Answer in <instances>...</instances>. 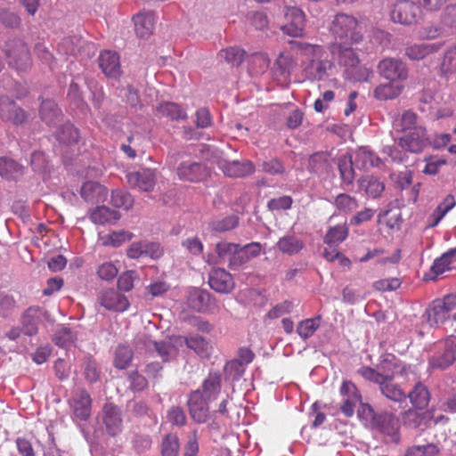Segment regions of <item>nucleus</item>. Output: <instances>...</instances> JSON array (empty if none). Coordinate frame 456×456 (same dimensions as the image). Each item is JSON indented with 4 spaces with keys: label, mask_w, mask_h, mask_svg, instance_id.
Returning a JSON list of instances; mask_svg holds the SVG:
<instances>
[{
    "label": "nucleus",
    "mask_w": 456,
    "mask_h": 456,
    "mask_svg": "<svg viewBox=\"0 0 456 456\" xmlns=\"http://www.w3.org/2000/svg\"><path fill=\"white\" fill-rule=\"evenodd\" d=\"M176 341L180 343L183 341L188 348L196 352V354L200 356H206L209 354V343L199 335H193L185 338L178 337Z\"/></svg>",
    "instance_id": "58836bf2"
},
{
    "label": "nucleus",
    "mask_w": 456,
    "mask_h": 456,
    "mask_svg": "<svg viewBox=\"0 0 456 456\" xmlns=\"http://www.w3.org/2000/svg\"><path fill=\"white\" fill-rule=\"evenodd\" d=\"M377 72L387 81L405 82L409 77V69L399 58H384L377 64Z\"/></svg>",
    "instance_id": "0eeeda50"
},
{
    "label": "nucleus",
    "mask_w": 456,
    "mask_h": 456,
    "mask_svg": "<svg viewBox=\"0 0 456 456\" xmlns=\"http://www.w3.org/2000/svg\"><path fill=\"white\" fill-rule=\"evenodd\" d=\"M247 53L242 48L230 47L220 51L219 57L224 59L226 63L231 64L232 67H238L240 65Z\"/></svg>",
    "instance_id": "de8ad7c7"
},
{
    "label": "nucleus",
    "mask_w": 456,
    "mask_h": 456,
    "mask_svg": "<svg viewBox=\"0 0 456 456\" xmlns=\"http://www.w3.org/2000/svg\"><path fill=\"white\" fill-rule=\"evenodd\" d=\"M28 115L14 100L6 95L0 96V119L5 123L20 126L27 122Z\"/></svg>",
    "instance_id": "6e6552de"
},
{
    "label": "nucleus",
    "mask_w": 456,
    "mask_h": 456,
    "mask_svg": "<svg viewBox=\"0 0 456 456\" xmlns=\"http://www.w3.org/2000/svg\"><path fill=\"white\" fill-rule=\"evenodd\" d=\"M285 15L289 22L281 27L283 33L294 37H302L305 25L304 11L297 7H287Z\"/></svg>",
    "instance_id": "2eb2a0df"
},
{
    "label": "nucleus",
    "mask_w": 456,
    "mask_h": 456,
    "mask_svg": "<svg viewBox=\"0 0 456 456\" xmlns=\"http://www.w3.org/2000/svg\"><path fill=\"white\" fill-rule=\"evenodd\" d=\"M347 44H332L330 52L337 60L339 67L343 68L346 78L353 82H366L372 77L370 69L361 65L358 53Z\"/></svg>",
    "instance_id": "f03ea898"
},
{
    "label": "nucleus",
    "mask_w": 456,
    "mask_h": 456,
    "mask_svg": "<svg viewBox=\"0 0 456 456\" xmlns=\"http://www.w3.org/2000/svg\"><path fill=\"white\" fill-rule=\"evenodd\" d=\"M335 206L338 212L349 214L358 208V200L346 193H340L335 199Z\"/></svg>",
    "instance_id": "603ef678"
},
{
    "label": "nucleus",
    "mask_w": 456,
    "mask_h": 456,
    "mask_svg": "<svg viewBox=\"0 0 456 456\" xmlns=\"http://www.w3.org/2000/svg\"><path fill=\"white\" fill-rule=\"evenodd\" d=\"M276 248L282 254L294 255L303 249L304 242L295 235H286L278 240Z\"/></svg>",
    "instance_id": "c9c22d12"
},
{
    "label": "nucleus",
    "mask_w": 456,
    "mask_h": 456,
    "mask_svg": "<svg viewBox=\"0 0 456 456\" xmlns=\"http://www.w3.org/2000/svg\"><path fill=\"white\" fill-rule=\"evenodd\" d=\"M110 202L114 208L128 210L133 207L134 200L130 193L122 190H115L111 192Z\"/></svg>",
    "instance_id": "3c124183"
},
{
    "label": "nucleus",
    "mask_w": 456,
    "mask_h": 456,
    "mask_svg": "<svg viewBox=\"0 0 456 456\" xmlns=\"http://www.w3.org/2000/svg\"><path fill=\"white\" fill-rule=\"evenodd\" d=\"M0 175L5 179H16L22 175V167L15 160L0 158Z\"/></svg>",
    "instance_id": "37998d69"
},
{
    "label": "nucleus",
    "mask_w": 456,
    "mask_h": 456,
    "mask_svg": "<svg viewBox=\"0 0 456 456\" xmlns=\"http://www.w3.org/2000/svg\"><path fill=\"white\" fill-rule=\"evenodd\" d=\"M55 138L61 143L71 144L77 142L78 131L69 123L56 126Z\"/></svg>",
    "instance_id": "a18cd8bd"
},
{
    "label": "nucleus",
    "mask_w": 456,
    "mask_h": 456,
    "mask_svg": "<svg viewBox=\"0 0 456 456\" xmlns=\"http://www.w3.org/2000/svg\"><path fill=\"white\" fill-rule=\"evenodd\" d=\"M439 449L436 444L414 445L405 452L404 456H436Z\"/></svg>",
    "instance_id": "13d9d810"
},
{
    "label": "nucleus",
    "mask_w": 456,
    "mask_h": 456,
    "mask_svg": "<svg viewBox=\"0 0 456 456\" xmlns=\"http://www.w3.org/2000/svg\"><path fill=\"white\" fill-rule=\"evenodd\" d=\"M179 451L178 437L175 434H167L161 441V456H177Z\"/></svg>",
    "instance_id": "4d7b16f0"
},
{
    "label": "nucleus",
    "mask_w": 456,
    "mask_h": 456,
    "mask_svg": "<svg viewBox=\"0 0 456 456\" xmlns=\"http://www.w3.org/2000/svg\"><path fill=\"white\" fill-rule=\"evenodd\" d=\"M254 360V353L248 347H241L238 351V360H232L226 363V370L235 369L238 366L247 365Z\"/></svg>",
    "instance_id": "680f3d73"
},
{
    "label": "nucleus",
    "mask_w": 456,
    "mask_h": 456,
    "mask_svg": "<svg viewBox=\"0 0 456 456\" xmlns=\"http://www.w3.org/2000/svg\"><path fill=\"white\" fill-rule=\"evenodd\" d=\"M426 314L431 327L444 325L451 319L456 320V292L433 300Z\"/></svg>",
    "instance_id": "20e7f679"
},
{
    "label": "nucleus",
    "mask_w": 456,
    "mask_h": 456,
    "mask_svg": "<svg viewBox=\"0 0 456 456\" xmlns=\"http://www.w3.org/2000/svg\"><path fill=\"white\" fill-rule=\"evenodd\" d=\"M176 172L178 179L191 183H201L210 176V171L205 164L191 160L183 161L178 165Z\"/></svg>",
    "instance_id": "1a4fd4ad"
},
{
    "label": "nucleus",
    "mask_w": 456,
    "mask_h": 456,
    "mask_svg": "<svg viewBox=\"0 0 456 456\" xmlns=\"http://www.w3.org/2000/svg\"><path fill=\"white\" fill-rule=\"evenodd\" d=\"M440 349L432 355L429 365L433 370H444L452 365L456 354L453 349V338L449 337L443 343L439 344Z\"/></svg>",
    "instance_id": "f8f14e48"
},
{
    "label": "nucleus",
    "mask_w": 456,
    "mask_h": 456,
    "mask_svg": "<svg viewBox=\"0 0 456 456\" xmlns=\"http://www.w3.org/2000/svg\"><path fill=\"white\" fill-rule=\"evenodd\" d=\"M77 338V333L76 330L68 325H61L56 329L53 341L57 346L69 348L76 343Z\"/></svg>",
    "instance_id": "7c9ffc66"
},
{
    "label": "nucleus",
    "mask_w": 456,
    "mask_h": 456,
    "mask_svg": "<svg viewBox=\"0 0 456 456\" xmlns=\"http://www.w3.org/2000/svg\"><path fill=\"white\" fill-rule=\"evenodd\" d=\"M217 167L224 175L231 178H244L255 173V165L252 160H226L216 161Z\"/></svg>",
    "instance_id": "9b49d317"
},
{
    "label": "nucleus",
    "mask_w": 456,
    "mask_h": 456,
    "mask_svg": "<svg viewBox=\"0 0 456 456\" xmlns=\"http://www.w3.org/2000/svg\"><path fill=\"white\" fill-rule=\"evenodd\" d=\"M156 116L167 118L171 120H180L187 118L186 111L180 105L170 102L159 104L156 107Z\"/></svg>",
    "instance_id": "2f4dec72"
},
{
    "label": "nucleus",
    "mask_w": 456,
    "mask_h": 456,
    "mask_svg": "<svg viewBox=\"0 0 456 456\" xmlns=\"http://www.w3.org/2000/svg\"><path fill=\"white\" fill-rule=\"evenodd\" d=\"M441 24L448 28L456 29V4L444 9L441 14Z\"/></svg>",
    "instance_id": "774afa93"
},
{
    "label": "nucleus",
    "mask_w": 456,
    "mask_h": 456,
    "mask_svg": "<svg viewBox=\"0 0 456 456\" xmlns=\"http://www.w3.org/2000/svg\"><path fill=\"white\" fill-rule=\"evenodd\" d=\"M348 236V226L346 223L330 228L324 237L327 245H338L346 240Z\"/></svg>",
    "instance_id": "a19ab883"
},
{
    "label": "nucleus",
    "mask_w": 456,
    "mask_h": 456,
    "mask_svg": "<svg viewBox=\"0 0 456 456\" xmlns=\"http://www.w3.org/2000/svg\"><path fill=\"white\" fill-rule=\"evenodd\" d=\"M338 168L340 171L343 183L352 184L354 175L352 155L344 154L339 156L338 159Z\"/></svg>",
    "instance_id": "79ce46f5"
},
{
    "label": "nucleus",
    "mask_w": 456,
    "mask_h": 456,
    "mask_svg": "<svg viewBox=\"0 0 456 456\" xmlns=\"http://www.w3.org/2000/svg\"><path fill=\"white\" fill-rule=\"evenodd\" d=\"M135 25L136 35L141 38H147L152 34L154 28V18L152 13H138L133 17Z\"/></svg>",
    "instance_id": "473e14b6"
},
{
    "label": "nucleus",
    "mask_w": 456,
    "mask_h": 456,
    "mask_svg": "<svg viewBox=\"0 0 456 456\" xmlns=\"http://www.w3.org/2000/svg\"><path fill=\"white\" fill-rule=\"evenodd\" d=\"M342 395L341 412L347 417H353L354 407L361 402L359 389L352 381H344L340 388Z\"/></svg>",
    "instance_id": "f3484780"
},
{
    "label": "nucleus",
    "mask_w": 456,
    "mask_h": 456,
    "mask_svg": "<svg viewBox=\"0 0 456 456\" xmlns=\"http://www.w3.org/2000/svg\"><path fill=\"white\" fill-rule=\"evenodd\" d=\"M398 143L405 151L421 152L428 144L426 129L420 126L414 127L400 137Z\"/></svg>",
    "instance_id": "4468645a"
},
{
    "label": "nucleus",
    "mask_w": 456,
    "mask_h": 456,
    "mask_svg": "<svg viewBox=\"0 0 456 456\" xmlns=\"http://www.w3.org/2000/svg\"><path fill=\"white\" fill-rule=\"evenodd\" d=\"M261 244L258 242H252L244 246L240 245V256H238L239 262H241V266L256 258L260 255Z\"/></svg>",
    "instance_id": "6e6d98bb"
},
{
    "label": "nucleus",
    "mask_w": 456,
    "mask_h": 456,
    "mask_svg": "<svg viewBox=\"0 0 456 456\" xmlns=\"http://www.w3.org/2000/svg\"><path fill=\"white\" fill-rule=\"evenodd\" d=\"M376 425L378 429L390 437L393 443L397 444L399 442V419L395 414L386 412L379 415L376 419Z\"/></svg>",
    "instance_id": "5701e85b"
},
{
    "label": "nucleus",
    "mask_w": 456,
    "mask_h": 456,
    "mask_svg": "<svg viewBox=\"0 0 456 456\" xmlns=\"http://www.w3.org/2000/svg\"><path fill=\"white\" fill-rule=\"evenodd\" d=\"M106 195V189L98 183L86 182L81 188V197L87 202L99 201Z\"/></svg>",
    "instance_id": "ea45409f"
},
{
    "label": "nucleus",
    "mask_w": 456,
    "mask_h": 456,
    "mask_svg": "<svg viewBox=\"0 0 456 456\" xmlns=\"http://www.w3.org/2000/svg\"><path fill=\"white\" fill-rule=\"evenodd\" d=\"M456 201L452 194H448L444 198L443 201L438 204L433 213L427 219V227L433 228L436 227L438 223L446 216L450 210L455 207Z\"/></svg>",
    "instance_id": "c85d7f7f"
},
{
    "label": "nucleus",
    "mask_w": 456,
    "mask_h": 456,
    "mask_svg": "<svg viewBox=\"0 0 456 456\" xmlns=\"http://www.w3.org/2000/svg\"><path fill=\"white\" fill-rule=\"evenodd\" d=\"M132 233L126 231L113 232L102 238L103 245H110L117 248L125 241L132 240Z\"/></svg>",
    "instance_id": "69168bd1"
},
{
    "label": "nucleus",
    "mask_w": 456,
    "mask_h": 456,
    "mask_svg": "<svg viewBox=\"0 0 456 456\" xmlns=\"http://www.w3.org/2000/svg\"><path fill=\"white\" fill-rule=\"evenodd\" d=\"M208 284L211 289L221 294L231 293L234 289L232 274L219 267L212 269L209 273Z\"/></svg>",
    "instance_id": "6ab92c4d"
},
{
    "label": "nucleus",
    "mask_w": 456,
    "mask_h": 456,
    "mask_svg": "<svg viewBox=\"0 0 456 456\" xmlns=\"http://www.w3.org/2000/svg\"><path fill=\"white\" fill-rule=\"evenodd\" d=\"M215 252L216 254V263H227L228 268L236 270L241 267V262H239L240 244L227 242L225 240L216 244Z\"/></svg>",
    "instance_id": "dca6fc26"
},
{
    "label": "nucleus",
    "mask_w": 456,
    "mask_h": 456,
    "mask_svg": "<svg viewBox=\"0 0 456 456\" xmlns=\"http://www.w3.org/2000/svg\"><path fill=\"white\" fill-rule=\"evenodd\" d=\"M93 400L85 388H77L71 393L69 406L77 419L86 421L92 414Z\"/></svg>",
    "instance_id": "9d476101"
},
{
    "label": "nucleus",
    "mask_w": 456,
    "mask_h": 456,
    "mask_svg": "<svg viewBox=\"0 0 456 456\" xmlns=\"http://www.w3.org/2000/svg\"><path fill=\"white\" fill-rule=\"evenodd\" d=\"M391 20L402 26H415L421 19L420 6L413 0H397L393 3Z\"/></svg>",
    "instance_id": "39448f33"
},
{
    "label": "nucleus",
    "mask_w": 456,
    "mask_h": 456,
    "mask_svg": "<svg viewBox=\"0 0 456 456\" xmlns=\"http://www.w3.org/2000/svg\"><path fill=\"white\" fill-rule=\"evenodd\" d=\"M407 398L410 399V403L414 408L423 410L430 401V394L422 383H417L412 391L407 395Z\"/></svg>",
    "instance_id": "f704fd0d"
},
{
    "label": "nucleus",
    "mask_w": 456,
    "mask_h": 456,
    "mask_svg": "<svg viewBox=\"0 0 456 456\" xmlns=\"http://www.w3.org/2000/svg\"><path fill=\"white\" fill-rule=\"evenodd\" d=\"M289 44L293 50L298 51L308 58V62L303 68V75L305 79L310 82H319L328 77L329 71L331 70L334 64L328 58V53L323 46L297 40H291Z\"/></svg>",
    "instance_id": "f257e3e1"
},
{
    "label": "nucleus",
    "mask_w": 456,
    "mask_h": 456,
    "mask_svg": "<svg viewBox=\"0 0 456 456\" xmlns=\"http://www.w3.org/2000/svg\"><path fill=\"white\" fill-rule=\"evenodd\" d=\"M404 82L387 81L375 87L372 95L377 101H391L402 94Z\"/></svg>",
    "instance_id": "393cba45"
},
{
    "label": "nucleus",
    "mask_w": 456,
    "mask_h": 456,
    "mask_svg": "<svg viewBox=\"0 0 456 456\" xmlns=\"http://www.w3.org/2000/svg\"><path fill=\"white\" fill-rule=\"evenodd\" d=\"M99 305L106 310L115 312H125L129 306L126 296L119 294L114 289L103 290L98 297Z\"/></svg>",
    "instance_id": "412c9836"
},
{
    "label": "nucleus",
    "mask_w": 456,
    "mask_h": 456,
    "mask_svg": "<svg viewBox=\"0 0 456 456\" xmlns=\"http://www.w3.org/2000/svg\"><path fill=\"white\" fill-rule=\"evenodd\" d=\"M261 170L270 175H282L286 173V168L281 160L276 158L265 160L261 165Z\"/></svg>",
    "instance_id": "e2e57ef3"
},
{
    "label": "nucleus",
    "mask_w": 456,
    "mask_h": 456,
    "mask_svg": "<svg viewBox=\"0 0 456 456\" xmlns=\"http://www.w3.org/2000/svg\"><path fill=\"white\" fill-rule=\"evenodd\" d=\"M330 31L337 40L340 41L338 44L354 45L363 40L359 20L354 16L347 13H337L331 20Z\"/></svg>",
    "instance_id": "7ed1b4c3"
},
{
    "label": "nucleus",
    "mask_w": 456,
    "mask_h": 456,
    "mask_svg": "<svg viewBox=\"0 0 456 456\" xmlns=\"http://www.w3.org/2000/svg\"><path fill=\"white\" fill-rule=\"evenodd\" d=\"M6 60L11 68L26 71L31 68L32 59L27 45L20 39H10L4 45Z\"/></svg>",
    "instance_id": "423d86ee"
},
{
    "label": "nucleus",
    "mask_w": 456,
    "mask_h": 456,
    "mask_svg": "<svg viewBox=\"0 0 456 456\" xmlns=\"http://www.w3.org/2000/svg\"><path fill=\"white\" fill-rule=\"evenodd\" d=\"M43 310L37 306L28 307L21 316L22 332L28 337L37 333L42 322Z\"/></svg>",
    "instance_id": "a878e982"
},
{
    "label": "nucleus",
    "mask_w": 456,
    "mask_h": 456,
    "mask_svg": "<svg viewBox=\"0 0 456 456\" xmlns=\"http://www.w3.org/2000/svg\"><path fill=\"white\" fill-rule=\"evenodd\" d=\"M249 65L253 72H264L270 65V59L265 53H254L249 59Z\"/></svg>",
    "instance_id": "338daca9"
},
{
    "label": "nucleus",
    "mask_w": 456,
    "mask_h": 456,
    "mask_svg": "<svg viewBox=\"0 0 456 456\" xmlns=\"http://www.w3.org/2000/svg\"><path fill=\"white\" fill-rule=\"evenodd\" d=\"M360 188L370 198L377 199L384 191V183L375 177L366 176L360 180Z\"/></svg>",
    "instance_id": "c03bdc74"
},
{
    "label": "nucleus",
    "mask_w": 456,
    "mask_h": 456,
    "mask_svg": "<svg viewBox=\"0 0 456 456\" xmlns=\"http://www.w3.org/2000/svg\"><path fill=\"white\" fill-rule=\"evenodd\" d=\"M454 258L450 254L443 253L438 258L433 262L431 271L436 275H440L452 268Z\"/></svg>",
    "instance_id": "052dcab7"
},
{
    "label": "nucleus",
    "mask_w": 456,
    "mask_h": 456,
    "mask_svg": "<svg viewBox=\"0 0 456 456\" xmlns=\"http://www.w3.org/2000/svg\"><path fill=\"white\" fill-rule=\"evenodd\" d=\"M99 67L106 77L118 78L121 76L120 57L110 50H105L99 55Z\"/></svg>",
    "instance_id": "4be33fe9"
},
{
    "label": "nucleus",
    "mask_w": 456,
    "mask_h": 456,
    "mask_svg": "<svg viewBox=\"0 0 456 456\" xmlns=\"http://www.w3.org/2000/svg\"><path fill=\"white\" fill-rule=\"evenodd\" d=\"M400 286H402V280L397 277L380 279L372 283V288L381 292L395 291Z\"/></svg>",
    "instance_id": "0e129e2a"
},
{
    "label": "nucleus",
    "mask_w": 456,
    "mask_h": 456,
    "mask_svg": "<svg viewBox=\"0 0 456 456\" xmlns=\"http://www.w3.org/2000/svg\"><path fill=\"white\" fill-rule=\"evenodd\" d=\"M127 183L132 188L143 191H152L156 183L155 171L150 168H143L126 175Z\"/></svg>",
    "instance_id": "a211bd4d"
},
{
    "label": "nucleus",
    "mask_w": 456,
    "mask_h": 456,
    "mask_svg": "<svg viewBox=\"0 0 456 456\" xmlns=\"http://www.w3.org/2000/svg\"><path fill=\"white\" fill-rule=\"evenodd\" d=\"M441 72L444 75L456 73V44L448 47L443 54Z\"/></svg>",
    "instance_id": "09e8293b"
},
{
    "label": "nucleus",
    "mask_w": 456,
    "mask_h": 456,
    "mask_svg": "<svg viewBox=\"0 0 456 456\" xmlns=\"http://www.w3.org/2000/svg\"><path fill=\"white\" fill-rule=\"evenodd\" d=\"M210 403L212 402L204 399L200 389L194 390L189 394L187 405L189 413H191L193 421L203 424L208 420V403Z\"/></svg>",
    "instance_id": "ddd939ff"
},
{
    "label": "nucleus",
    "mask_w": 456,
    "mask_h": 456,
    "mask_svg": "<svg viewBox=\"0 0 456 456\" xmlns=\"http://www.w3.org/2000/svg\"><path fill=\"white\" fill-rule=\"evenodd\" d=\"M358 374L366 380L378 385L382 384L386 380H393L394 379L393 371L386 370L383 369V370L380 372L370 366H362L359 368Z\"/></svg>",
    "instance_id": "e433bc0d"
},
{
    "label": "nucleus",
    "mask_w": 456,
    "mask_h": 456,
    "mask_svg": "<svg viewBox=\"0 0 456 456\" xmlns=\"http://www.w3.org/2000/svg\"><path fill=\"white\" fill-rule=\"evenodd\" d=\"M133 359V351L128 346H118L115 351L114 366L119 370H126Z\"/></svg>",
    "instance_id": "8fccbe9b"
},
{
    "label": "nucleus",
    "mask_w": 456,
    "mask_h": 456,
    "mask_svg": "<svg viewBox=\"0 0 456 456\" xmlns=\"http://www.w3.org/2000/svg\"><path fill=\"white\" fill-rule=\"evenodd\" d=\"M89 219L96 224H114L120 219V214L104 206L98 207L93 209Z\"/></svg>",
    "instance_id": "72a5a7b5"
},
{
    "label": "nucleus",
    "mask_w": 456,
    "mask_h": 456,
    "mask_svg": "<svg viewBox=\"0 0 456 456\" xmlns=\"http://www.w3.org/2000/svg\"><path fill=\"white\" fill-rule=\"evenodd\" d=\"M214 298L209 292L199 288H192L188 290L187 305L189 308L198 313H208L212 310L211 304Z\"/></svg>",
    "instance_id": "aec40b11"
},
{
    "label": "nucleus",
    "mask_w": 456,
    "mask_h": 456,
    "mask_svg": "<svg viewBox=\"0 0 456 456\" xmlns=\"http://www.w3.org/2000/svg\"><path fill=\"white\" fill-rule=\"evenodd\" d=\"M319 327L320 318L305 319L298 322L297 332L299 338L305 340L311 338Z\"/></svg>",
    "instance_id": "864d4df0"
},
{
    "label": "nucleus",
    "mask_w": 456,
    "mask_h": 456,
    "mask_svg": "<svg viewBox=\"0 0 456 456\" xmlns=\"http://www.w3.org/2000/svg\"><path fill=\"white\" fill-rule=\"evenodd\" d=\"M419 411V409L415 408L403 411L402 419L404 427L418 428L430 419V414L428 411Z\"/></svg>",
    "instance_id": "4c0bfd02"
},
{
    "label": "nucleus",
    "mask_w": 456,
    "mask_h": 456,
    "mask_svg": "<svg viewBox=\"0 0 456 456\" xmlns=\"http://www.w3.org/2000/svg\"><path fill=\"white\" fill-rule=\"evenodd\" d=\"M442 44H413L404 48V55L411 61H419L441 49Z\"/></svg>",
    "instance_id": "bb28decb"
},
{
    "label": "nucleus",
    "mask_w": 456,
    "mask_h": 456,
    "mask_svg": "<svg viewBox=\"0 0 456 456\" xmlns=\"http://www.w3.org/2000/svg\"><path fill=\"white\" fill-rule=\"evenodd\" d=\"M222 390V376L218 372H210L202 383V397L208 401L215 402Z\"/></svg>",
    "instance_id": "cd10ccee"
},
{
    "label": "nucleus",
    "mask_w": 456,
    "mask_h": 456,
    "mask_svg": "<svg viewBox=\"0 0 456 456\" xmlns=\"http://www.w3.org/2000/svg\"><path fill=\"white\" fill-rule=\"evenodd\" d=\"M103 422L109 434L115 436L121 430L120 410L111 403H105L103 409Z\"/></svg>",
    "instance_id": "b1692460"
},
{
    "label": "nucleus",
    "mask_w": 456,
    "mask_h": 456,
    "mask_svg": "<svg viewBox=\"0 0 456 456\" xmlns=\"http://www.w3.org/2000/svg\"><path fill=\"white\" fill-rule=\"evenodd\" d=\"M154 348L164 362L175 359L177 355L176 346L171 342H155Z\"/></svg>",
    "instance_id": "5fc2aeb1"
},
{
    "label": "nucleus",
    "mask_w": 456,
    "mask_h": 456,
    "mask_svg": "<svg viewBox=\"0 0 456 456\" xmlns=\"http://www.w3.org/2000/svg\"><path fill=\"white\" fill-rule=\"evenodd\" d=\"M83 375L89 384H94L100 379V370L94 360L87 358L83 362Z\"/></svg>",
    "instance_id": "bf43d9fd"
},
{
    "label": "nucleus",
    "mask_w": 456,
    "mask_h": 456,
    "mask_svg": "<svg viewBox=\"0 0 456 456\" xmlns=\"http://www.w3.org/2000/svg\"><path fill=\"white\" fill-rule=\"evenodd\" d=\"M380 392L386 398L395 403H403L406 399V395L402 388L392 383V380H386L379 385Z\"/></svg>",
    "instance_id": "49530a36"
},
{
    "label": "nucleus",
    "mask_w": 456,
    "mask_h": 456,
    "mask_svg": "<svg viewBox=\"0 0 456 456\" xmlns=\"http://www.w3.org/2000/svg\"><path fill=\"white\" fill-rule=\"evenodd\" d=\"M39 114L44 122L50 127H56L61 125V114L60 109L52 100H44L39 109Z\"/></svg>",
    "instance_id": "c756f323"
}]
</instances>
